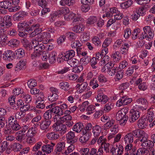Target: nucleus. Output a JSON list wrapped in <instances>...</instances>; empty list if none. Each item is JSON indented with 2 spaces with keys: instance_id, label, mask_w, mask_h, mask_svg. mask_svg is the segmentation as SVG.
Here are the masks:
<instances>
[{
  "instance_id": "nucleus-30",
  "label": "nucleus",
  "mask_w": 155,
  "mask_h": 155,
  "mask_svg": "<svg viewBox=\"0 0 155 155\" xmlns=\"http://www.w3.org/2000/svg\"><path fill=\"white\" fill-rule=\"evenodd\" d=\"M45 98L46 97L44 96L43 93L40 92L36 96L35 99L36 101H35V103L37 104L38 102H41L43 101Z\"/></svg>"
},
{
  "instance_id": "nucleus-40",
  "label": "nucleus",
  "mask_w": 155,
  "mask_h": 155,
  "mask_svg": "<svg viewBox=\"0 0 155 155\" xmlns=\"http://www.w3.org/2000/svg\"><path fill=\"white\" fill-rule=\"evenodd\" d=\"M29 26V23L24 21L21 23H19L18 25V30H23L24 29Z\"/></svg>"
},
{
  "instance_id": "nucleus-47",
  "label": "nucleus",
  "mask_w": 155,
  "mask_h": 155,
  "mask_svg": "<svg viewBox=\"0 0 155 155\" xmlns=\"http://www.w3.org/2000/svg\"><path fill=\"white\" fill-rule=\"evenodd\" d=\"M24 105V103L23 101L21 99H19L17 101L15 104L13 106V108L14 110H16L18 109L20 107L21 108V107Z\"/></svg>"
},
{
  "instance_id": "nucleus-60",
  "label": "nucleus",
  "mask_w": 155,
  "mask_h": 155,
  "mask_svg": "<svg viewBox=\"0 0 155 155\" xmlns=\"http://www.w3.org/2000/svg\"><path fill=\"white\" fill-rule=\"evenodd\" d=\"M142 137V139H141L140 141L142 143L148 140V135L144 131H143L140 137Z\"/></svg>"
},
{
  "instance_id": "nucleus-64",
  "label": "nucleus",
  "mask_w": 155,
  "mask_h": 155,
  "mask_svg": "<svg viewBox=\"0 0 155 155\" xmlns=\"http://www.w3.org/2000/svg\"><path fill=\"white\" fill-rule=\"evenodd\" d=\"M58 96L57 94H51L50 93V94L49 95V101H55L56 100L58 99Z\"/></svg>"
},
{
  "instance_id": "nucleus-33",
  "label": "nucleus",
  "mask_w": 155,
  "mask_h": 155,
  "mask_svg": "<svg viewBox=\"0 0 155 155\" xmlns=\"http://www.w3.org/2000/svg\"><path fill=\"white\" fill-rule=\"evenodd\" d=\"M140 33V30L139 28L134 29L132 33V39L133 40H135L138 38V35Z\"/></svg>"
},
{
  "instance_id": "nucleus-52",
  "label": "nucleus",
  "mask_w": 155,
  "mask_h": 155,
  "mask_svg": "<svg viewBox=\"0 0 155 155\" xmlns=\"http://www.w3.org/2000/svg\"><path fill=\"white\" fill-rule=\"evenodd\" d=\"M82 43L79 40H75L71 42V46L72 48H75L82 46Z\"/></svg>"
},
{
  "instance_id": "nucleus-50",
  "label": "nucleus",
  "mask_w": 155,
  "mask_h": 155,
  "mask_svg": "<svg viewBox=\"0 0 155 155\" xmlns=\"http://www.w3.org/2000/svg\"><path fill=\"white\" fill-rule=\"evenodd\" d=\"M136 101L138 104H141L143 105L147 106L148 104L147 100L145 98H139Z\"/></svg>"
},
{
  "instance_id": "nucleus-15",
  "label": "nucleus",
  "mask_w": 155,
  "mask_h": 155,
  "mask_svg": "<svg viewBox=\"0 0 155 155\" xmlns=\"http://www.w3.org/2000/svg\"><path fill=\"white\" fill-rule=\"evenodd\" d=\"M147 120L143 117L139 120L137 125L140 128L143 129L147 127Z\"/></svg>"
},
{
  "instance_id": "nucleus-12",
  "label": "nucleus",
  "mask_w": 155,
  "mask_h": 155,
  "mask_svg": "<svg viewBox=\"0 0 155 155\" xmlns=\"http://www.w3.org/2000/svg\"><path fill=\"white\" fill-rule=\"evenodd\" d=\"M96 98L97 102H101L103 104L106 103L108 101L107 96L104 95L102 93L98 94Z\"/></svg>"
},
{
  "instance_id": "nucleus-53",
  "label": "nucleus",
  "mask_w": 155,
  "mask_h": 155,
  "mask_svg": "<svg viewBox=\"0 0 155 155\" xmlns=\"http://www.w3.org/2000/svg\"><path fill=\"white\" fill-rule=\"evenodd\" d=\"M9 126L11 127L12 130L15 131L18 130L21 128V127L17 120Z\"/></svg>"
},
{
  "instance_id": "nucleus-42",
  "label": "nucleus",
  "mask_w": 155,
  "mask_h": 155,
  "mask_svg": "<svg viewBox=\"0 0 155 155\" xmlns=\"http://www.w3.org/2000/svg\"><path fill=\"white\" fill-rule=\"evenodd\" d=\"M95 106L93 105H90L88 106L86 109L87 112V114L90 115L94 113L95 111Z\"/></svg>"
},
{
  "instance_id": "nucleus-51",
  "label": "nucleus",
  "mask_w": 155,
  "mask_h": 155,
  "mask_svg": "<svg viewBox=\"0 0 155 155\" xmlns=\"http://www.w3.org/2000/svg\"><path fill=\"white\" fill-rule=\"evenodd\" d=\"M124 43V41L121 39L117 40L114 43V49H117V48H118L120 47L123 45Z\"/></svg>"
},
{
  "instance_id": "nucleus-61",
  "label": "nucleus",
  "mask_w": 155,
  "mask_h": 155,
  "mask_svg": "<svg viewBox=\"0 0 155 155\" xmlns=\"http://www.w3.org/2000/svg\"><path fill=\"white\" fill-rule=\"evenodd\" d=\"M65 35L66 37H67L70 40L75 39L77 37V35L75 34L73 32H68Z\"/></svg>"
},
{
  "instance_id": "nucleus-46",
  "label": "nucleus",
  "mask_w": 155,
  "mask_h": 155,
  "mask_svg": "<svg viewBox=\"0 0 155 155\" xmlns=\"http://www.w3.org/2000/svg\"><path fill=\"white\" fill-rule=\"evenodd\" d=\"M90 59V57L85 56L81 59L80 62L83 65H85L89 62Z\"/></svg>"
},
{
  "instance_id": "nucleus-59",
  "label": "nucleus",
  "mask_w": 155,
  "mask_h": 155,
  "mask_svg": "<svg viewBox=\"0 0 155 155\" xmlns=\"http://www.w3.org/2000/svg\"><path fill=\"white\" fill-rule=\"evenodd\" d=\"M153 144V142L150 140H148L143 143H142L141 146L144 148L148 147H151L152 145Z\"/></svg>"
},
{
  "instance_id": "nucleus-62",
  "label": "nucleus",
  "mask_w": 155,
  "mask_h": 155,
  "mask_svg": "<svg viewBox=\"0 0 155 155\" xmlns=\"http://www.w3.org/2000/svg\"><path fill=\"white\" fill-rule=\"evenodd\" d=\"M61 123L66 122L67 121H70L72 119V117L71 115H64L61 118Z\"/></svg>"
},
{
  "instance_id": "nucleus-45",
  "label": "nucleus",
  "mask_w": 155,
  "mask_h": 155,
  "mask_svg": "<svg viewBox=\"0 0 155 155\" xmlns=\"http://www.w3.org/2000/svg\"><path fill=\"white\" fill-rule=\"evenodd\" d=\"M97 20V18L96 16H91L87 19V23L89 25H92L95 23Z\"/></svg>"
},
{
  "instance_id": "nucleus-3",
  "label": "nucleus",
  "mask_w": 155,
  "mask_h": 155,
  "mask_svg": "<svg viewBox=\"0 0 155 155\" xmlns=\"http://www.w3.org/2000/svg\"><path fill=\"white\" fill-rule=\"evenodd\" d=\"M124 151L123 146L119 143L114 145L110 150L112 155H121Z\"/></svg>"
},
{
  "instance_id": "nucleus-23",
  "label": "nucleus",
  "mask_w": 155,
  "mask_h": 155,
  "mask_svg": "<svg viewBox=\"0 0 155 155\" xmlns=\"http://www.w3.org/2000/svg\"><path fill=\"white\" fill-rule=\"evenodd\" d=\"M15 56L17 58H21L25 55V51L22 48H19L15 51Z\"/></svg>"
},
{
  "instance_id": "nucleus-38",
  "label": "nucleus",
  "mask_w": 155,
  "mask_h": 155,
  "mask_svg": "<svg viewBox=\"0 0 155 155\" xmlns=\"http://www.w3.org/2000/svg\"><path fill=\"white\" fill-rule=\"evenodd\" d=\"M69 84L66 82H62L59 83L60 88L65 91H67L69 88Z\"/></svg>"
},
{
  "instance_id": "nucleus-2",
  "label": "nucleus",
  "mask_w": 155,
  "mask_h": 155,
  "mask_svg": "<svg viewBox=\"0 0 155 155\" xmlns=\"http://www.w3.org/2000/svg\"><path fill=\"white\" fill-rule=\"evenodd\" d=\"M64 55L62 53H60L58 55V61L61 62L64 61H67L70 58H72L75 55V52L73 50H70L64 53Z\"/></svg>"
},
{
  "instance_id": "nucleus-24",
  "label": "nucleus",
  "mask_w": 155,
  "mask_h": 155,
  "mask_svg": "<svg viewBox=\"0 0 155 155\" xmlns=\"http://www.w3.org/2000/svg\"><path fill=\"white\" fill-rule=\"evenodd\" d=\"M124 141L125 143H132L134 141V137L131 133H129L124 136Z\"/></svg>"
},
{
  "instance_id": "nucleus-27",
  "label": "nucleus",
  "mask_w": 155,
  "mask_h": 155,
  "mask_svg": "<svg viewBox=\"0 0 155 155\" xmlns=\"http://www.w3.org/2000/svg\"><path fill=\"white\" fill-rule=\"evenodd\" d=\"M7 37L6 31L4 29H0V42H5Z\"/></svg>"
},
{
  "instance_id": "nucleus-49",
  "label": "nucleus",
  "mask_w": 155,
  "mask_h": 155,
  "mask_svg": "<svg viewBox=\"0 0 155 155\" xmlns=\"http://www.w3.org/2000/svg\"><path fill=\"white\" fill-rule=\"evenodd\" d=\"M147 152L148 150L145 148H140L137 150L136 155H144Z\"/></svg>"
},
{
  "instance_id": "nucleus-14",
  "label": "nucleus",
  "mask_w": 155,
  "mask_h": 155,
  "mask_svg": "<svg viewBox=\"0 0 155 155\" xmlns=\"http://www.w3.org/2000/svg\"><path fill=\"white\" fill-rule=\"evenodd\" d=\"M12 51L10 50L5 51L3 54V59L5 61H10L12 60Z\"/></svg>"
},
{
  "instance_id": "nucleus-34",
  "label": "nucleus",
  "mask_w": 155,
  "mask_h": 155,
  "mask_svg": "<svg viewBox=\"0 0 155 155\" xmlns=\"http://www.w3.org/2000/svg\"><path fill=\"white\" fill-rule=\"evenodd\" d=\"M21 97L22 98L24 101L27 103H29L31 101V96L29 94H26L25 93L21 94L20 95Z\"/></svg>"
},
{
  "instance_id": "nucleus-35",
  "label": "nucleus",
  "mask_w": 155,
  "mask_h": 155,
  "mask_svg": "<svg viewBox=\"0 0 155 155\" xmlns=\"http://www.w3.org/2000/svg\"><path fill=\"white\" fill-rule=\"evenodd\" d=\"M74 146L71 144L67 147V150H65L64 152H62V154L64 155H68L72 152L74 150Z\"/></svg>"
},
{
  "instance_id": "nucleus-9",
  "label": "nucleus",
  "mask_w": 155,
  "mask_h": 155,
  "mask_svg": "<svg viewBox=\"0 0 155 155\" xmlns=\"http://www.w3.org/2000/svg\"><path fill=\"white\" fill-rule=\"evenodd\" d=\"M129 121L130 122H133L140 117V113L137 110H131L130 112Z\"/></svg>"
},
{
  "instance_id": "nucleus-10",
  "label": "nucleus",
  "mask_w": 155,
  "mask_h": 155,
  "mask_svg": "<svg viewBox=\"0 0 155 155\" xmlns=\"http://www.w3.org/2000/svg\"><path fill=\"white\" fill-rule=\"evenodd\" d=\"M66 137L68 142L70 143L73 144L76 142V137L74 131H69L66 134Z\"/></svg>"
},
{
  "instance_id": "nucleus-56",
  "label": "nucleus",
  "mask_w": 155,
  "mask_h": 155,
  "mask_svg": "<svg viewBox=\"0 0 155 155\" xmlns=\"http://www.w3.org/2000/svg\"><path fill=\"white\" fill-rule=\"evenodd\" d=\"M27 84L28 87L31 89L36 85L37 83L35 80L31 79L28 81Z\"/></svg>"
},
{
  "instance_id": "nucleus-37",
  "label": "nucleus",
  "mask_w": 155,
  "mask_h": 155,
  "mask_svg": "<svg viewBox=\"0 0 155 155\" xmlns=\"http://www.w3.org/2000/svg\"><path fill=\"white\" fill-rule=\"evenodd\" d=\"M133 4V1L131 0H128L120 5V7L123 9L127 8Z\"/></svg>"
},
{
  "instance_id": "nucleus-6",
  "label": "nucleus",
  "mask_w": 155,
  "mask_h": 155,
  "mask_svg": "<svg viewBox=\"0 0 155 155\" xmlns=\"http://www.w3.org/2000/svg\"><path fill=\"white\" fill-rule=\"evenodd\" d=\"M96 151V148L91 147L82 148L80 149L79 152L81 155H94Z\"/></svg>"
},
{
  "instance_id": "nucleus-5",
  "label": "nucleus",
  "mask_w": 155,
  "mask_h": 155,
  "mask_svg": "<svg viewBox=\"0 0 155 155\" xmlns=\"http://www.w3.org/2000/svg\"><path fill=\"white\" fill-rule=\"evenodd\" d=\"M54 130L60 132L61 135L64 134L67 131V127L64 124L55 123L52 126Z\"/></svg>"
},
{
  "instance_id": "nucleus-36",
  "label": "nucleus",
  "mask_w": 155,
  "mask_h": 155,
  "mask_svg": "<svg viewBox=\"0 0 155 155\" xmlns=\"http://www.w3.org/2000/svg\"><path fill=\"white\" fill-rule=\"evenodd\" d=\"M143 131L138 129H136L130 133H131L133 137H134L136 138H140Z\"/></svg>"
},
{
  "instance_id": "nucleus-58",
  "label": "nucleus",
  "mask_w": 155,
  "mask_h": 155,
  "mask_svg": "<svg viewBox=\"0 0 155 155\" xmlns=\"http://www.w3.org/2000/svg\"><path fill=\"white\" fill-rule=\"evenodd\" d=\"M12 147L14 151L15 152H17L21 150L22 146L18 143H13Z\"/></svg>"
},
{
  "instance_id": "nucleus-20",
  "label": "nucleus",
  "mask_w": 155,
  "mask_h": 155,
  "mask_svg": "<svg viewBox=\"0 0 155 155\" xmlns=\"http://www.w3.org/2000/svg\"><path fill=\"white\" fill-rule=\"evenodd\" d=\"M51 114L54 113L59 115H61L63 114V111L61 108H60L59 106H56L55 107L52 108L51 110Z\"/></svg>"
},
{
  "instance_id": "nucleus-29",
  "label": "nucleus",
  "mask_w": 155,
  "mask_h": 155,
  "mask_svg": "<svg viewBox=\"0 0 155 155\" xmlns=\"http://www.w3.org/2000/svg\"><path fill=\"white\" fill-rule=\"evenodd\" d=\"M37 128L35 126L31 127L27 133V136L28 137L34 136L37 133Z\"/></svg>"
},
{
  "instance_id": "nucleus-48",
  "label": "nucleus",
  "mask_w": 155,
  "mask_h": 155,
  "mask_svg": "<svg viewBox=\"0 0 155 155\" xmlns=\"http://www.w3.org/2000/svg\"><path fill=\"white\" fill-rule=\"evenodd\" d=\"M93 43L97 46H100L101 45V41L99 38L97 36H94L92 39Z\"/></svg>"
},
{
  "instance_id": "nucleus-17",
  "label": "nucleus",
  "mask_w": 155,
  "mask_h": 155,
  "mask_svg": "<svg viewBox=\"0 0 155 155\" xmlns=\"http://www.w3.org/2000/svg\"><path fill=\"white\" fill-rule=\"evenodd\" d=\"M111 58L113 60L116 62H119L121 58L120 53L118 51H113L112 54Z\"/></svg>"
},
{
  "instance_id": "nucleus-11",
  "label": "nucleus",
  "mask_w": 155,
  "mask_h": 155,
  "mask_svg": "<svg viewBox=\"0 0 155 155\" xmlns=\"http://www.w3.org/2000/svg\"><path fill=\"white\" fill-rule=\"evenodd\" d=\"M26 15V12L23 11H20L14 15L13 19L14 21H18L23 19L24 17Z\"/></svg>"
},
{
  "instance_id": "nucleus-43",
  "label": "nucleus",
  "mask_w": 155,
  "mask_h": 155,
  "mask_svg": "<svg viewBox=\"0 0 155 155\" xmlns=\"http://www.w3.org/2000/svg\"><path fill=\"white\" fill-rule=\"evenodd\" d=\"M89 84L90 86H92V88L93 89H95L99 86L98 84V81L95 78H94L91 79L90 82Z\"/></svg>"
},
{
  "instance_id": "nucleus-18",
  "label": "nucleus",
  "mask_w": 155,
  "mask_h": 155,
  "mask_svg": "<svg viewBox=\"0 0 155 155\" xmlns=\"http://www.w3.org/2000/svg\"><path fill=\"white\" fill-rule=\"evenodd\" d=\"M92 130L94 135L95 137H98L100 135L101 132V128L100 126L95 125L93 127Z\"/></svg>"
},
{
  "instance_id": "nucleus-54",
  "label": "nucleus",
  "mask_w": 155,
  "mask_h": 155,
  "mask_svg": "<svg viewBox=\"0 0 155 155\" xmlns=\"http://www.w3.org/2000/svg\"><path fill=\"white\" fill-rule=\"evenodd\" d=\"M42 53L34 50V52L31 54L32 59H37L40 58Z\"/></svg>"
},
{
  "instance_id": "nucleus-57",
  "label": "nucleus",
  "mask_w": 155,
  "mask_h": 155,
  "mask_svg": "<svg viewBox=\"0 0 155 155\" xmlns=\"http://www.w3.org/2000/svg\"><path fill=\"white\" fill-rule=\"evenodd\" d=\"M25 113L20 110L15 114V117L16 119H22L25 116Z\"/></svg>"
},
{
  "instance_id": "nucleus-55",
  "label": "nucleus",
  "mask_w": 155,
  "mask_h": 155,
  "mask_svg": "<svg viewBox=\"0 0 155 155\" xmlns=\"http://www.w3.org/2000/svg\"><path fill=\"white\" fill-rule=\"evenodd\" d=\"M38 26H40V25L38 24H33L31 27H28V26L26 27L25 29V31L28 33H31L32 31L33 30H34L36 27H38Z\"/></svg>"
},
{
  "instance_id": "nucleus-41",
  "label": "nucleus",
  "mask_w": 155,
  "mask_h": 155,
  "mask_svg": "<svg viewBox=\"0 0 155 155\" xmlns=\"http://www.w3.org/2000/svg\"><path fill=\"white\" fill-rule=\"evenodd\" d=\"M91 134H86L82 135L79 139L80 142L84 143H86L89 139Z\"/></svg>"
},
{
  "instance_id": "nucleus-13",
  "label": "nucleus",
  "mask_w": 155,
  "mask_h": 155,
  "mask_svg": "<svg viewBox=\"0 0 155 155\" xmlns=\"http://www.w3.org/2000/svg\"><path fill=\"white\" fill-rule=\"evenodd\" d=\"M4 19L3 28H6L10 27L12 25L11 17L9 15H5L4 16Z\"/></svg>"
},
{
  "instance_id": "nucleus-7",
  "label": "nucleus",
  "mask_w": 155,
  "mask_h": 155,
  "mask_svg": "<svg viewBox=\"0 0 155 155\" xmlns=\"http://www.w3.org/2000/svg\"><path fill=\"white\" fill-rule=\"evenodd\" d=\"M143 33L147 37V40H151L153 37L154 33L150 27L149 26H146L143 28Z\"/></svg>"
},
{
  "instance_id": "nucleus-19",
  "label": "nucleus",
  "mask_w": 155,
  "mask_h": 155,
  "mask_svg": "<svg viewBox=\"0 0 155 155\" xmlns=\"http://www.w3.org/2000/svg\"><path fill=\"white\" fill-rule=\"evenodd\" d=\"M26 64V61L23 60H21L17 64L15 67V71H18L24 69L25 68Z\"/></svg>"
},
{
  "instance_id": "nucleus-39",
  "label": "nucleus",
  "mask_w": 155,
  "mask_h": 155,
  "mask_svg": "<svg viewBox=\"0 0 155 155\" xmlns=\"http://www.w3.org/2000/svg\"><path fill=\"white\" fill-rule=\"evenodd\" d=\"M147 121H149V123L152 122L154 118L153 113L152 112H148L146 117H144Z\"/></svg>"
},
{
  "instance_id": "nucleus-63",
  "label": "nucleus",
  "mask_w": 155,
  "mask_h": 155,
  "mask_svg": "<svg viewBox=\"0 0 155 155\" xmlns=\"http://www.w3.org/2000/svg\"><path fill=\"white\" fill-rule=\"evenodd\" d=\"M112 39L110 38H107L104 40L102 45V47H107L111 43Z\"/></svg>"
},
{
  "instance_id": "nucleus-31",
  "label": "nucleus",
  "mask_w": 155,
  "mask_h": 155,
  "mask_svg": "<svg viewBox=\"0 0 155 155\" xmlns=\"http://www.w3.org/2000/svg\"><path fill=\"white\" fill-rule=\"evenodd\" d=\"M110 146V144L109 143H106L105 142L104 143L102 144L101 146L97 150H99L101 149L102 150V155H103L104 153L103 148H104L105 151L106 153H107L109 152Z\"/></svg>"
},
{
  "instance_id": "nucleus-1",
  "label": "nucleus",
  "mask_w": 155,
  "mask_h": 155,
  "mask_svg": "<svg viewBox=\"0 0 155 155\" xmlns=\"http://www.w3.org/2000/svg\"><path fill=\"white\" fill-rule=\"evenodd\" d=\"M69 9L67 7L62 8L59 11L52 12L50 15V21H53L56 17H59L60 15L63 14L64 19L66 20H70L73 19L75 14L71 12L69 13Z\"/></svg>"
},
{
  "instance_id": "nucleus-26",
  "label": "nucleus",
  "mask_w": 155,
  "mask_h": 155,
  "mask_svg": "<svg viewBox=\"0 0 155 155\" xmlns=\"http://www.w3.org/2000/svg\"><path fill=\"white\" fill-rule=\"evenodd\" d=\"M56 147V153L58 154H60V152H61L62 153V152H64L62 151L65 147V143L64 142H60L57 144Z\"/></svg>"
},
{
  "instance_id": "nucleus-8",
  "label": "nucleus",
  "mask_w": 155,
  "mask_h": 155,
  "mask_svg": "<svg viewBox=\"0 0 155 155\" xmlns=\"http://www.w3.org/2000/svg\"><path fill=\"white\" fill-rule=\"evenodd\" d=\"M75 87L80 90L79 91L81 93L83 92L87 91L90 89L87 83L86 82H83L81 84H77L75 86Z\"/></svg>"
},
{
  "instance_id": "nucleus-16",
  "label": "nucleus",
  "mask_w": 155,
  "mask_h": 155,
  "mask_svg": "<svg viewBox=\"0 0 155 155\" xmlns=\"http://www.w3.org/2000/svg\"><path fill=\"white\" fill-rule=\"evenodd\" d=\"M84 127L82 123L78 122L76 123L72 128V130L78 133H80Z\"/></svg>"
},
{
  "instance_id": "nucleus-28",
  "label": "nucleus",
  "mask_w": 155,
  "mask_h": 155,
  "mask_svg": "<svg viewBox=\"0 0 155 155\" xmlns=\"http://www.w3.org/2000/svg\"><path fill=\"white\" fill-rule=\"evenodd\" d=\"M16 139L19 141L21 142L24 140L26 137L25 134L21 133V131H18L15 133Z\"/></svg>"
},
{
  "instance_id": "nucleus-25",
  "label": "nucleus",
  "mask_w": 155,
  "mask_h": 155,
  "mask_svg": "<svg viewBox=\"0 0 155 155\" xmlns=\"http://www.w3.org/2000/svg\"><path fill=\"white\" fill-rule=\"evenodd\" d=\"M71 67H74L78 65L79 63L78 60L74 58H72L65 61Z\"/></svg>"
},
{
  "instance_id": "nucleus-44",
  "label": "nucleus",
  "mask_w": 155,
  "mask_h": 155,
  "mask_svg": "<svg viewBox=\"0 0 155 155\" xmlns=\"http://www.w3.org/2000/svg\"><path fill=\"white\" fill-rule=\"evenodd\" d=\"M89 104V102L87 101H85L83 102L81 104L79 105L78 107L79 108L81 112L84 111L88 107Z\"/></svg>"
},
{
  "instance_id": "nucleus-32",
  "label": "nucleus",
  "mask_w": 155,
  "mask_h": 155,
  "mask_svg": "<svg viewBox=\"0 0 155 155\" xmlns=\"http://www.w3.org/2000/svg\"><path fill=\"white\" fill-rule=\"evenodd\" d=\"M12 4L9 1H4L0 2V8L4 9L9 8L12 6Z\"/></svg>"
},
{
  "instance_id": "nucleus-22",
  "label": "nucleus",
  "mask_w": 155,
  "mask_h": 155,
  "mask_svg": "<svg viewBox=\"0 0 155 155\" xmlns=\"http://www.w3.org/2000/svg\"><path fill=\"white\" fill-rule=\"evenodd\" d=\"M32 1L34 4H37L43 8L46 7L48 5V3L45 0H32Z\"/></svg>"
},
{
  "instance_id": "nucleus-4",
  "label": "nucleus",
  "mask_w": 155,
  "mask_h": 155,
  "mask_svg": "<svg viewBox=\"0 0 155 155\" xmlns=\"http://www.w3.org/2000/svg\"><path fill=\"white\" fill-rule=\"evenodd\" d=\"M132 101V99L131 98H129L127 96H123L117 101L116 105L118 107L122 105L125 106L130 103Z\"/></svg>"
},
{
  "instance_id": "nucleus-21",
  "label": "nucleus",
  "mask_w": 155,
  "mask_h": 155,
  "mask_svg": "<svg viewBox=\"0 0 155 155\" xmlns=\"http://www.w3.org/2000/svg\"><path fill=\"white\" fill-rule=\"evenodd\" d=\"M85 28L84 25L82 24H80L78 25L74 26L72 28V30L74 32L80 33L84 31Z\"/></svg>"
}]
</instances>
